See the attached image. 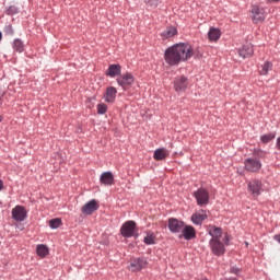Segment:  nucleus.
<instances>
[{
	"label": "nucleus",
	"instance_id": "nucleus-1",
	"mask_svg": "<svg viewBox=\"0 0 280 280\" xmlns=\"http://www.w3.org/2000/svg\"><path fill=\"white\" fill-rule=\"evenodd\" d=\"M192 56L194 47L188 43H179L165 50L164 60L170 67H178L179 62H187Z\"/></svg>",
	"mask_w": 280,
	"mask_h": 280
},
{
	"label": "nucleus",
	"instance_id": "nucleus-2",
	"mask_svg": "<svg viewBox=\"0 0 280 280\" xmlns=\"http://www.w3.org/2000/svg\"><path fill=\"white\" fill-rule=\"evenodd\" d=\"M229 242H231V236L225 235L223 238V243L221 240H210L209 246L213 253V255H217V257H220L226 253L225 246H229Z\"/></svg>",
	"mask_w": 280,
	"mask_h": 280
},
{
	"label": "nucleus",
	"instance_id": "nucleus-3",
	"mask_svg": "<svg viewBox=\"0 0 280 280\" xmlns=\"http://www.w3.org/2000/svg\"><path fill=\"white\" fill-rule=\"evenodd\" d=\"M116 82L121 86L124 91H128V89H130V86L135 84V75H132V73L130 72H126L124 74H120L116 79Z\"/></svg>",
	"mask_w": 280,
	"mask_h": 280
},
{
	"label": "nucleus",
	"instance_id": "nucleus-4",
	"mask_svg": "<svg viewBox=\"0 0 280 280\" xmlns=\"http://www.w3.org/2000/svg\"><path fill=\"white\" fill-rule=\"evenodd\" d=\"M194 197L197 200V205L199 207H205L209 205V191L205 188H199L197 191L194 192Z\"/></svg>",
	"mask_w": 280,
	"mask_h": 280
},
{
	"label": "nucleus",
	"instance_id": "nucleus-5",
	"mask_svg": "<svg viewBox=\"0 0 280 280\" xmlns=\"http://www.w3.org/2000/svg\"><path fill=\"white\" fill-rule=\"evenodd\" d=\"M247 187L254 196H259L264 191V183L260 179L249 180Z\"/></svg>",
	"mask_w": 280,
	"mask_h": 280
},
{
	"label": "nucleus",
	"instance_id": "nucleus-6",
	"mask_svg": "<svg viewBox=\"0 0 280 280\" xmlns=\"http://www.w3.org/2000/svg\"><path fill=\"white\" fill-rule=\"evenodd\" d=\"M11 215L15 222H24L25 218H27V210L23 206H16L12 209Z\"/></svg>",
	"mask_w": 280,
	"mask_h": 280
},
{
	"label": "nucleus",
	"instance_id": "nucleus-7",
	"mask_svg": "<svg viewBox=\"0 0 280 280\" xmlns=\"http://www.w3.org/2000/svg\"><path fill=\"white\" fill-rule=\"evenodd\" d=\"M135 229H137V223L135 221H127L122 224L120 233L122 237H132L135 235Z\"/></svg>",
	"mask_w": 280,
	"mask_h": 280
},
{
	"label": "nucleus",
	"instance_id": "nucleus-8",
	"mask_svg": "<svg viewBox=\"0 0 280 280\" xmlns=\"http://www.w3.org/2000/svg\"><path fill=\"white\" fill-rule=\"evenodd\" d=\"M244 165L247 172H259V170H261V161L255 158H248L245 160Z\"/></svg>",
	"mask_w": 280,
	"mask_h": 280
},
{
	"label": "nucleus",
	"instance_id": "nucleus-9",
	"mask_svg": "<svg viewBox=\"0 0 280 280\" xmlns=\"http://www.w3.org/2000/svg\"><path fill=\"white\" fill-rule=\"evenodd\" d=\"M143 268H148V260H145V258H136L131 260L129 266L131 272H139V270H143Z\"/></svg>",
	"mask_w": 280,
	"mask_h": 280
},
{
	"label": "nucleus",
	"instance_id": "nucleus-10",
	"mask_svg": "<svg viewBox=\"0 0 280 280\" xmlns=\"http://www.w3.org/2000/svg\"><path fill=\"white\" fill-rule=\"evenodd\" d=\"M97 209H100V203H97V200L92 199L81 208V211L84 215H93V212L97 211Z\"/></svg>",
	"mask_w": 280,
	"mask_h": 280
},
{
	"label": "nucleus",
	"instance_id": "nucleus-11",
	"mask_svg": "<svg viewBox=\"0 0 280 280\" xmlns=\"http://www.w3.org/2000/svg\"><path fill=\"white\" fill-rule=\"evenodd\" d=\"M253 21L254 23H261L266 21V14L264 8H259L258 5H254L252 8Z\"/></svg>",
	"mask_w": 280,
	"mask_h": 280
},
{
	"label": "nucleus",
	"instance_id": "nucleus-12",
	"mask_svg": "<svg viewBox=\"0 0 280 280\" xmlns=\"http://www.w3.org/2000/svg\"><path fill=\"white\" fill-rule=\"evenodd\" d=\"M184 226H185V223L183 221H179L174 218L168 219V229L171 233H182Z\"/></svg>",
	"mask_w": 280,
	"mask_h": 280
},
{
	"label": "nucleus",
	"instance_id": "nucleus-13",
	"mask_svg": "<svg viewBox=\"0 0 280 280\" xmlns=\"http://www.w3.org/2000/svg\"><path fill=\"white\" fill-rule=\"evenodd\" d=\"M188 84L187 78L177 77L174 81V89L177 93H183V91L187 90Z\"/></svg>",
	"mask_w": 280,
	"mask_h": 280
},
{
	"label": "nucleus",
	"instance_id": "nucleus-14",
	"mask_svg": "<svg viewBox=\"0 0 280 280\" xmlns=\"http://www.w3.org/2000/svg\"><path fill=\"white\" fill-rule=\"evenodd\" d=\"M104 100L107 104H115V100H117V89L115 86L107 88L104 94Z\"/></svg>",
	"mask_w": 280,
	"mask_h": 280
},
{
	"label": "nucleus",
	"instance_id": "nucleus-15",
	"mask_svg": "<svg viewBox=\"0 0 280 280\" xmlns=\"http://www.w3.org/2000/svg\"><path fill=\"white\" fill-rule=\"evenodd\" d=\"M253 54V44L250 43H246L245 45H243L242 49L238 50V55L241 56V58H250Z\"/></svg>",
	"mask_w": 280,
	"mask_h": 280
},
{
	"label": "nucleus",
	"instance_id": "nucleus-16",
	"mask_svg": "<svg viewBox=\"0 0 280 280\" xmlns=\"http://www.w3.org/2000/svg\"><path fill=\"white\" fill-rule=\"evenodd\" d=\"M108 78H117L121 75V66L120 65H110L105 73Z\"/></svg>",
	"mask_w": 280,
	"mask_h": 280
},
{
	"label": "nucleus",
	"instance_id": "nucleus-17",
	"mask_svg": "<svg viewBox=\"0 0 280 280\" xmlns=\"http://www.w3.org/2000/svg\"><path fill=\"white\" fill-rule=\"evenodd\" d=\"M179 237H185L186 240H194V237H196V230H194V226L184 225Z\"/></svg>",
	"mask_w": 280,
	"mask_h": 280
},
{
	"label": "nucleus",
	"instance_id": "nucleus-18",
	"mask_svg": "<svg viewBox=\"0 0 280 280\" xmlns=\"http://www.w3.org/2000/svg\"><path fill=\"white\" fill-rule=\"evenodd\" d=\"M220 36H222L220 28L211 27L208 32L210 43H218V40H220Z\"/></svg>",
	"mask_w": 280,
	"mask_h": 280
},
{
	"label": "nucleus",
	"instance_id": "nucleus-19",
	"mask_svg": "<svg viewBox=\"0 0 280 280\" xmlns=\"http://www.w3.org/2000/svg\"><path fill=\"white\" fill-rule=\"evenodd\" d=\"M167 156H170V151L165 148L156 149L153 154L155 161H164Z\"/></svg>",
	"mask_w": 280,
	"mask_h": 280
},
{
	"label": "nucleus",
	"instance_id": "nucleus-20",
	"mask_svg": "<svg viewBox=\"0 0 280 280\" xmlns=\"http://www.w3.org/2000/svg\"><path fill=\"white\" fill-rule=\"evenodd\" d=\"M100 180L102 185H115V177L110 172L103 173L100 177Z\"/></svg>",
	"mask_w": 280,
	"mask_h": 280
},
{
	"label": "nucleus",
	"instance_id": "nucleus-21",
	"mask_svg": "<svg viewBox=\"0 0 280 280\" xmlns=\"http://www.w3.org/2000/svg\"><path fill=\"white\" fill-rule=\"evenodd\" d=\"M205 220H207V212H205V210L196 212L191 215V221L194 222V224H202Z\"/></svg>",
	"mask_w": 280,
	"mask_h": 280
},
{
	"label": "nucleus",
	"instance_id": "nucleus-22",
	"mask_svg": "<svg viewBox=\"0 0 280 280\" xmlns=\"http://www.w3.org/2000/svg\"><path fill=\"white\" fill-rule=\"evenodd\" d=\"M272 71V62L265 61L258 67V73L259 75H268Z\"/></svg>",
	"mask_w": 280,
	"mask_h": 280
},
{
	"label": "nucleus",
	"instance_id": "nucleus-23",
	"mask_svg": "<svg viewBox=\"0 0 280 280\" xmlns=\"http://www.w3.org/2000/svg\"><path fill=\"white\" fill-rule=\"evenodd\" d=\"M208 233L210 236H212L211 240H220V237H222V230L214 225L208 226Z\"/></svg>",
	"mask_w": 280,
	"mask_h": 280
},
{
	"label": "nucleus",
	"instance_id": "nucleus-24",
	"mask_svg": "<svg viewBox=\"0 0 280 280\" xmlns=\"http://www.w3.org/2000/svg\"><path fill=\"white\" fill-rule=\"evenodd\" d=\"M178 34V30H176V27L171 26L167 27L165 31H163L162 36L164 38H174V36H176Z\"/></svg>",
	"mask_w": 280,
	"mask_h": 280
},
{
	"label": "nucleus",
	"instance_id": "nucleus-25",
	"mask_svg": "<svg viewBox=\"0 0 280 280\" xmlns=\"http://www.w3.org/2000/svg\"><path fill=\"white\" fill-rule=\"evenodd\" d=\"M36 253L38 257H42L43 259L45 258L46 255H49V248L46 245L40 244V245H37Z\"/></svg>",
	"mask_w": 280,
	"mask_h": 280
},
{
	"label": "nucleus",
	"instance_id": "nucleus-26",
	"mask_svg": "<svg viewBox=\"0 0 280 280\" xmlns=\"http://www.w3.org/2000/svg\"><path fill=\"white\" fill-rule=\"evenodd\" d=\"M13 49H14V51H18L19 54H23V51L25 50V45L23 44V42L21 39H15L13 42Z\"/></svg>",
	"mask_w": 280,
	"mask_h": 280
},
{
	"label": "nucleus",
	"instance_id": "nucleus-27",
	"mask_svg": "<svg viewBox=\"0 0 280 280\" xmlns=\"http://www.w3.org/2000/svg\"><path fill=\"white\" fill-rule=\"evenodd\" d=\"M143 242L147 245L156 244V236L154 235V233L149 232L147 233V237L143 238Z\"/></svg>",
	"mask_w": 280,
	"mask_h": 280
},
{
	"label": "nucleus",
	"instance_id": "nucleus-28",
	"mask_svg": "<svg viewBox=\"0 0 280 280\" xmlns=\"http://www.w3.org/2000/svg\"><path fill=\"white\" fill-rule=\"evenodd\" d=\"M97 108V114L98 115H106L107 110H108V105L101 103L96 106Z\"/></svg>",
	"mask_w": 280,
	"mask_h": 280
},
{
	"label": "nucleus",
	"instance_id": "nucleus-29",
	"mask_svg": "<svg viewBox=\"0 0 280 280\" xmlns=\"http://www.w3.org/2000/svg\"><path fill=\"white\" fill-rule=\"evenodd\" d=\"M275 137H276V135L270 132V133L261 136L260 140L262 143H270V141H272V139H275Z\"/></svg>",
	"mask_w": 280,
	"mask_h": 280
},
{
	"label": "nucleus",
	"instance_id": "nucleus-30",
	"mask_svg": "<svg viewBox=\"0 0 280 280\" xmlns=\"http://www.w3.org/2000/svg\"><path fill=\"white\" fill-rule=\"evenodd\" d=\"M62 224V220L56 218L49 221L50 229H59V226Z\"/></svg>",
	"mask_w": 280,
	"mask_h": 280
},
{
	"label": "nucleus",
	"instance_id": "nucleus-31",
	"mask_svg": "<svg viewBox=\"0 0 280 280\" xmlns=\"http://www.w3.org/2000/svg\"><path fill=\"white\" fill-rule=\"evenodd\" d=\"M145 3L148 5V8H150L151 10H156V8H159V0H145Z\"/></svg>",
	"mask_w": 280,
	"mask_h": 280
},
{
	"label": "nucleus",
	"instance_id": "nucleus-32",
	"mask_svg": "<svg viewBox=\"0 0 280 280\" xmlns=\"http://www.w3.org/2000/svg\"><path fill=\"white\" fill-rule=\"evenodd\" d=\"M4 33L8 35V36H12V34H14V30L12 28V25H8L4 27Z\"/></svg>",
	"mask_w": 280,
	"mask_h": 280
},
{
	"label": "nucleus",
	"instance_id": "nucleus-33",
	"mask_svg": "<svg viewBox=\"0 0 280 280\" xmlns=\"http://www.w3.org/2000/svg\"><path fill=\"white\" fill-rule=\"evenodd\" d=\"M16 12H19V9H16V7H10L7 10V14H16Z\"/></svg>",
	"mask_w": 280,
	"mask_h": 280
},
{
	"label": "nucleus",
	"instance_id": "nucleus-34",
	"mask_svg": "<svg viewBox=\"0 0 280 280\" xmlns=\"http://www.w3.org/2000/svg\"><path fill=\"white\" fill-rule=\"evenodd\" d=\"M273 240L280 244V234H277L273 236Z\"/></svg>",
	"mask_w": 280,
	"mask_h": 280
},
{
	"label": "nucleus",
	"instance_id": "nucleus-35",
	"mask_svg": "<svg viewBox=\"0 0 280 280\" xmlns=\"http://www.w3.org/2000/svg\"><path fill=\"white\" fill-rule=\"evenodd\" d=\"M267 3H279L280 0H266Z\"/></svg>",
	"mask_w": 280,
	"mask_h": 280
},
{
	"label": "nucleus",
	"instance_id": "nucleus-36",
	"mask_svg": "<svg viewBox=\"0 0 280 280\" xmlns=\"http://www.w3.org/2000/svg\"><path fill=\"white\" fill-rule=\"evenodd\" d=\"M231 272H234V275H237V272H240V269L232 268Z\"/></svg>",
	"mask_w": 280,
	"mask_h": 280
},
{
	"label": "nucleus",
	"instance_id": "nucleus-37",
	"mask_svg": "<svg viewBox=\"0 0 280 280\" xmlns=\"http://www.w3.org/2000/svg\"><path fill=\"white\" fill-rule=\"evenodd\" d=\"M2 190H3V180L0 179V191H2Z\"/></svg>",
	"mask_w": 280,
	"mask_h": 280
},
{
	"label": "nucleus",
	"instance_id": "nucleus-38",
	"mask_svg": "<svg viewBox=\"0 0 280 280\" xmlns=\"http://www.w3.org/2000/svg\"><path fill=\"white\" fill-rule=\"evenodd\" d=\"M2 121H3V117L0 116V122H2Z\"/></svg>",
	"mask_w": 280,
	"mask_h": 280
},
{
	"label": "nucleus",
	"instance_id": "nucleus-39",
	"mask_svg": "<svg viewBox=\"0 0 280 280\" xmlns=\"http://www.w3.org/2000/svg\"><path fill=\"white\" fill-rule=\"evenodd\" d=\"M1 38H2V34H1V32H0V40H1Z\"/></svg>",
	"mask_w": 280,
	"mask_h": 280
},
{
	"label": "nucleus",
	"instance_id": "nucleus-40",
	"mask_svg": "<svg viewBox=\"0 0 280 280\" xmlns=\"http://www.w3.org/2000/svg\"><path fill=\"white\" fill-rule=\"evenodd\" d=\"M0 97H1V92H0Z\"/></svg>",
	"mask_w": 280,
	"mask_h": 280
}]
</instances>
